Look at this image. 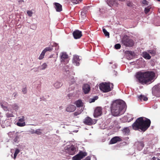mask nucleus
Segmentation results:
<instances>
[{
	"label": "nucleus",
	"instance_id": "b1692460",
	"mask_svg": "<svg viewBox=\"0 0 160 160\" xmlns=\"http://www.w3.org/2000/svg\"><path fill=\"white\" fill-rule=\"evenodd\" d=\"M122 131L125 134H127L130 132V130L128 127L125 128L122 130Z\"/></svg>",
	"mask_w": 160,
	"mask_h": 160
},
{
	"label": "nucleus",
	"instance_id": "f704fd0d",
	"mask_svg": "<svg viewBox=\"0 0 160 160\" xmlns=\"http://www.w3.org/2000/svg\"><path fill=\"white\" fill-rule=\"evenodd\" d=\"M41 130L40 129H37L35 132V133L37 134L38 135H40L41 134L42 132L41 131Z\"/></svg>",
	"mask_w": 160,
	"mask_h": 160
},
{
	"label": "nucleus",
	"instance_id": "c85d7f7f",
	"mask_svg": "<svg viewBox=\"0 0 160 160\" xmlns=\"http://www.w3.org/2000/svg\"><path fill=\"white\" fill-rule=\"evenodd\" d=\"M17 124L18 126H20V127H23L25 125V122H18L17 123Z\"/></svg>",
	"mask_w": 160,
	"mask_h": 160
},
{
	"label": "nucleus",
	"instance_id": "20e7f679",
	"mask_svg": "<svg viewBox=\"0 0 160 160\" xmlns=\"http://www.w3.org/2000/svg\"><path fill=\"white\" fill-rule=\"evenodd\" d=\"M100 89L104 92L111 91L113 88V85L110 82L102 83L99 84Z\"/></svg>",
	"mask_w": 160,
	"mask_h": 160
},
{
	"label": "nucleus",
	"instance_id": "8fccbe9b",
	"mask_svg": "<svg viewBox=\"0 0 160 160\" xmlns=\"http://www.w3.org/2000/svg\"><path fill=\"white\" fill-rule=\"evenodd\" d=\"M2 107L3 106V105H2Z\"/></svg>",
	"mask_w": 160,
	"mask_h": 160
},
{
	"label": "nucleus",
	"instance_id": "473e14b6",
	"mask_svg": "<svg viewBox=\"0 0 160 160\" xmlns=\"http://www.w3.org/2000/svg\"><path fill=\"white\" fill-rule=\"evenodd\" d=\"M121 47V45L119 43L117 44H115L114 46V48L116 49H120Z\"/></svg>",
	"mask_w": 160,
	"mask_h": 160
},
{
	"label": "nucleus",
	"instance_id": "ea45409f",
	"mask_svg": "<svg viewBox=\"0 0 160 160\" xmlns=\"http://www.w3.org/2000/svg\"><path fill=\"white\" fill-rule=\"evenodd\" d=\"M24 117H22L21 118H20L19 119L18 122H24Z\"/></svg>",
	"mask_w": 160,
	"mask_h": 160
},
{
	"label": "nucleus",
	"instance_id": "393cba45",
	"mask_svg": "<svg viewBox=\"0 0 160 160\" xmlns=\"http://www.w3.org/2000/svg\"><path fill=\"white\" fill-rule=\"evenodd\" d=\"M62 85V84L61 83L59 82H57L55 83L54 84V87L56 88H59Z\"/></svg>",
	"mask_w": 160,
	"mask_h": 160
},
{
	"label": "nucleus",
	"instance_id": "c756f323",
	"mask_svg": "<svg viewBox=\"0 0 160 160\" xmlns=\"http://www.w3.org/2000/svg\"><path fill=\"white\" fill-rule=\"evenodd\" d=\"M151 8L150 7L146 8L144 10L145 13L147 14L150 11Z\"/></svg>",
	"mask_w": 160,
	"mask_h": 160
},
{
	"label": "nucleus",
	"instance_id": "cd10ccee",
	"mask_svg": "<svg viewBox=\"0 0 160 160\" xmlns=\"http://www.w3.org/2000/svg\"><path fill=\"white\" fill-rule=\"evenodd\" d=\"M45 54V53L44 52L42 51V52L41 53V54L39 56V57L38 59L39 60H41V59H42L44 58Z\"/></svg>",
	"mask_w": 160,
	"mask_h": 160
},
{
	"label": "nucleus",
	"instance_id": "4be33fe9",
	"mask_svg": "<svg viewBox=\"0 0 160 160\" xmlns=\"http://www.w3.org/2000/svg\"><path fill=\"white\" fill-rule=\"evenodd\" d=\"M48 65L46 63H43L41 66L38 67V68L40 70H43L45 69L47 67Z\"/></svg>",
	"mask_w": 160,
	"mask_h": 160
},
{
	"label": "nucleus",
	"instance_id": "aec40b11",
	"mask_svg": "<svg viewBox=\"0 0 160 160\" xmlns=\"http://www.w3.org/2000/svg\"><path fill=\"white\" fill-rule=\"evenodd\" d=\"M108 4L110 7H111L114 5L117 4V2L116 0H110L108 2Z\"/></svg>",
	"mask_w": 160,
	"mask_h": 160
},
{
	"label": "nucleus",
	"instance_id": "de8ad7c7",
	"mask_svg": "<svg viewBox=\"0 0 160 160\" xmlns=\"http://www.w3.org/2000/svg\"><path fill=\"white\" fill-rule=\"evenodd\" d=\"M157 0L158 1L160 2V0Z\"/></svg>",
	"mask_w": 160,
	"mask_h": 160
},
{
	"label": "nucleus",
	"instance_id": "0eeeda50",
	"mask_svg": "<svg viewBox=\"0 0 160 160\" xmlns=\"http://www.w3.org/2000/svg\"><path fill=\"white\" fill-rule=\"evenodd\" d=\"M65 152L70 155H73L75 154L76 148L73 145H71L69 147L65 148Z\"/></svg>",
	"mask_w": 160,
	"mask_h": 160
},
{
	"label": "nucleus",
	"instance_id": "e433bc0d",
	"mask_svg": "<svg viewBox=\"0 0 160 160\" xmlns=\"http://www.w3.org/2000/svg\"><path fill=\"white\" fill-rule=\"evenodd\" d=\"M53 46L56 47L55 49H58L59 48V46L58 44L56 43H54Z\"/></svg>",
	"mask_w": 160,
	"mask_h": 160
},
{
	"label": "nucleus",
	"instance_id": "2eb2a0df",
	"mask_svg": "<svg viewBox=\"0 0 160 160\" xmlns=\"http://www.w3.org/2000/svg\"><path fill=\"white\" fill-rule=\"evenodd\" d=\"M80 59L79 56H74L73 58L72 62L76 66H78L79 65Z\"/></svg>",
	"mask_w": 160,
	"mask_h": 160
},
{
	"label": "nucleus",
	"instance_id": "49530a36",
	"mask_svg": "<svg viewBox=\"0 0 160 160\" xmlns=\"http://www.w3.org/2000/svg\"><path fill=\"white\" fill-rule=\"evenodd\" d=\"M119 0L120 1H121L122 2V1H124L125 0Z\"/></svg>",
	"mask_w": 160,
	"mask_h": 160
},
{
	"label": "nucleus",
	"instance_id": "a878e982",
	"mask_svg": "<svg viewBox=\"0 0 160 160\" xmlns=\"http://www.w3.org/2000/svg\"><path fill=\"white\" fill-rule=\"evenodd\" d=\"M53 50V48L51 47H46L43 51L45 53L47 51L50 52Z\"/></svg>",
	"mask_w": 160,
	"mask_h": 160
},
{
	"label": "nucleus",
	"instance_id": "37998d69",
	"mask_svg": "<svg viewBox=\"0 0 160 160\" xmlns=\"http://www.w3.org/2000/svg\"><path fill=\"white\" fill-rule=\"evenodd\" d=\"M18 138V137L17 136H16L15 138L14 139V141L15 142H16L17 141Z\"/></svg>",
	"mask_w": 160,
	"mask_h": 160
},
{
	"label": "nucleus",
	"instance_id": "72a5a7b5",
	"mask_svg": "<svg viewBox=\"0 0 160 160\" xmlns=\"http://www.w3.org/2000/svg\"><path fill=\"white\" fill-rule=\"evenodd\" d=\"M98 97L97 96H96L94 97L92 99H90V102H95V101L98 99Z\"/></svg>",
	"mask_w": 160,
	"mask_h": 160
},
{
	"label": "nucleus",
	"instance_id": "39448f33",
	"mask_svg": "<svg viewBox=\"0 0 160 160\" xmlns=\"http://www.w3.org/2000/svg\"><path fill=\"white\" fill-rule=\"evenodd\" d=\"M121 43L126 47H131L133 46L134 42L127 35H124L121 40Z\"/></svg>",
	"mask_w": 160,
	"mask_h": 160
},
{
	"label": "nucleus",
	"instance_id": "7c9ffc66",
	"mask_svg": "<svg viewBox=\"0 0 160 160\" xmlns=\"http://www.w3.org/2000/svg\"><path fill=\"white\" fill-rule=\"evenodd\" d=\"M19 150L18 149H16L14 154V158L15 159L17 154L19 153Z\"/></svg>",
	"mask_w": 160,
	"mask_h": 160
},
{
	"label": "nucleus",
	"instance_id": "2f4dec72",
	"mask_svg": "<svg viewBox=\"0 0 160 160\" xmlns=\"http://www.w3.org/2000/svg\"><path fill=\"white\" fill-rule=\"evenodd\" d=\"M71 2L74 4H77L79 3V2L82 0H70Z\"/></svg>",
	"mask_w": 160,
	"mask_h": 160
},
{
	"label": "nucleus",
	"instance_id": "f03ea898",
	"mask_svg": "<svg viewBox=\"0 0 160 160\" xmlns=\"http://www.w3.org/2000/svg\"><path fill=\"white\" fill-rule=\"evenodd\" d=\"M126 107V104L124 101L120 100L114 101L111 107L112 114L113 116H118L123 114Z\"/></svg>",
	"mask_w": 160,
	"mask_h": 160
},
{
	"label": "nucleus",
	"instance_id": "6e6552de",
	"mask_svg": "<svg viewBox=\"0 0 160 160\" xmlns=\"http://www.w3.org/2000/svg\"><path fill=\"white\" fill-rule=\"evenodd\" d=\"M83 122L86 125L90 126L96 123V121L94 119L92 120L89 117H87L84 119Z\"/></svg>",
	"mask_w": 160,
	"mask_h": 160
},
{
	"label": "nucleus",
	"instance_id": "dca6fc26",
	"mask_svg": "<svg viewBox=\"0 0 160 160\" xmlns=\"http://www.w3.org/2000/svg\"><path fill=\"white\" fill-rule=\"evenodd\" d=\"M76 107L74 105H68L66 108V111L68 112H71L74 111L76 109Z\"/></svg>",
	"mask_w": 160,
	"mask_h": 160
},
{
	"label": "nucleus",
	"instance_id": "5701e85b",
	"mask_svg": "<svg viewBox=\"0 0 160 160\" xmlns=\"http://www.w3.org/2000/svg\"><path fill=\"white\" fill-rule=\"evenodd\" d=\"M138 98L141 101H142V100L144 101H147L148 99V98L142 95H140L138 97Z\"/></svg>",
	"mask_w": 160,
	"mask_h": 160
},
{
	"label": "nucleus",
	"instance_id": "a211bd4d",
	"mask_svg": "<svg viewBox=\"0 0 160 160\" xmlns=\"http://www.w3.org/2000/svg\"><path fill=\"white\" fill-rule=\"evenodd\" d=\"M149 53L148 52H143L142 53V56L145 59L149 60L151 58V57Z\"/></svg>",
	"mask_w": 160,
	"mask_h": 160
},
{
	"label": "nucleus",
	"instance_id": "a19ab883",
	"mask_svg": "<svg viewBox=\"0 0 160 160\" xmlns=\"http://www.w3.org/2000/svg\"><path fill=\"white\" fill-rule=\"evenodd\" d=\"M91 158L89 156H88L83 160H90Z\"/></svg>",
	"mask_w": 160,
	"mask_h": 160
},
{
	"label": "nucleus",
	"instance_id": "412c9836",
	"mask_svg": "<svg viewBox=\"0 0 160 160\" xmlns=\"http://www.w3.org/2000/svg\"><path fill=\"white\" fill-rule=\"evenodd\" d=\"M148 53H150L152 56H154L156 54V49L149 50H148Z\"/></svg>",
	"mask_w": 160,
	"mask_h": 160
},
{
	"label": "nucleus",
	"instance_id": "423d86ee",
	"mask_svg": "<svg viewBox=\"0 0 160 160\" xmlns=\"http://www.w3.org/2000/svg\"><path fill=\"white\" fill-rule=\"evenodd\" d=\"M87 155V152H83L82 151H80L79 153L72 158V160H81L84 157L86 156Z\"/></svg>",
	"mask_w": 160,
	"mask_h": 160
},
{
	"label": "nucleus",
	"instance_id": "1a4fd4ad",
	"mask_svg": "<svg viewBox=\"0 0 160 160\" xmlns=\"http://www.w3.org/2000/svg\"><path fill=\"white\" fill-rule=\"evenodd\" d=\"M102 109L101 107H97L94 110L93 114L95 118H97L102 114Z\"/></svg>",
	"mask_w": 160,
	"mask_h": 160
},
{
	"label": "nucleus",
	"instance_id": "9b49d317",
	"mask_svg": "<svg viewBox=\"0 0 160 160\" xmlns=\"http://www.w3.org/2000/svg\"><path fill=\"white\" fill-rule=\"evenodd\" d=\"M61 62H65L66 63L68 62V55L65 52L61 53L60 55Z\"/></svg>",
	"mask_w": 160,
	"mask_h": 160
},
{
	"label": "nucleus",
	"instance_id": "4468645a",
	"mask_svg": "<svg viewBox=\"0 0 160 160\" xmlns=\"http://www.w3.org/2000/svg\"><path fill=\"white\" fill-rule=\"evenodd\" d=\"M54 7L56 11L58 12H60L62 10V6L60 3L55 2L53 3Z\"/></svg>",
	"mask_w": 160,
	"mask_h": 160
},
{
	"label": "nucleus",
	"instance_id": "6ab92c4d",
	"mask_svg": "<svg viewBox=\"0 0 160 160\" xmlns=\"http://www.w3.org/2000/svg\"><path fill=\"white\" fill-rule=\"evenodd\" d=\"M75 104L78 107H82L83 106V103L81 100H78L75 102Z\"/></svg>",
	"mask_w": 160,
	"mask_h": 160
},
{
	"label": "nucleus",
	"instance_id": "bb28decb",
	"mask_svg": "<svg viewBox=\"0 0 160 160\" xmlns=\"http://www.w3.org/2000/svg\"><path fill=\"white\" fill-rule=\"evenodd\" d=\"M103 32L106 36L108 37V38L109 37V33L107 32L105 28H103Z\"/></svg>",
	"mask_w": 160,
	"mask_h": 160
},
{
	"label": "nucleus",
	"instance_id": "09e8293b",
	"mask_svg": "<svg viewBox=\"0 0 160 160\" xmlns=\"http://www.w3.org/2000/svg\"><path fill=\"white\" fill-rule=\"evenodd\" d=\"M158 160H160V159H158Z\"/></svg>",
	"mask_w": 160,
	"mask_h": 160
},
{
	"label": "nucleus",
	"instance_id": "79ce46f5",
	"mask_svg": "<svg viewBox=\"0 0 160 160\" xmlns=\"http://www.w3.org/2000/svg\"><path fill=\"white\" fill-rule=\"evenodd\" d=\"M22 92H23V93L25 94L27 92H26V89L25 88L23 89Z\"/></svg>",
	"mask_w": 160,
	"mask_h": 160
},
{
	"label": "nucleus",
	"instance_id": "4c0bfd02",
	"mask_svg": "<svg viewBox=\"0 0 160 160\" xmlns=\"http://www.w3.org/2000/svg\"><path fill=\"white\" fill-rule=\"evenodd\" d=\"M127 5L129 7H132L133 6V4L131 2H128L127 3Z\"/></svg>",
	"mask_w": 160,
	"mask_h": 160
},
{
	"label": "nucleus",
	"instance_id": "a18cd8bd",
	"mask_svg": "<svg viewBox=\"0 0 160 160\" xmlns=\"http://www.w3.org/2000/svg\"><path fill=\"white\" fill-rule=\"evenodd\" d=\"M152 159H153V160H155L156 158H155V157H153L152 158Z\"/></svg>",
	"mask_w": 160,
	"mask_h": 160
},
{
	"label": "nucleus",
	"instance_id": "58836bf2",
	"mask_svg": "<svg viewBox=\"0 0 160 160\" xmlns=\"http://www.w3.org/2000/svg\"><path fill=\"white\" fill-rule=\"evenodd\" d=\"M81 113L80 111L75 112L73 113V115L74 116H77L78 115L80 114Z\"/></svg>",
	"mask_w": 160,
	"mask_h": 160
},
{
	"label": "nucleus",
	"instance_id": "f8f14e48",
	"mask_svg": "<svg viewBox=\"0 0 160 160\" xmlns=\"http://www.w3.org/2000/svg\"><path fill=\"white\" fill-rule=\"evenodd\" d=\"M82 88L83 92L85 94L88 93L90 90V86L88 84H84Z\"/></svg>",
	"mask_w": 160,
	"mask_h": 160
},
{
	"label": "nucleus",
	"instance_id": "c03bdc74",
	"mask_svg": "<svg viewBox=\"0 0 160 160\" xmlns=\"http://www.w3.org/2000/svg\"><path fill=\"white\" fill-rule=\"evenodd\" d=\"M13 95H14V96L15 97V96L17 95V93H13Z\"/></svg>",
	"mask_w": 160,
	"mask_h": 160
},
{
	"label": "nucleus",
	"instance_id": "f257e3e1",
	"mask_svg": "<svg viewBox=\"0 0 160 160\" xmlns=\"http://www.w3.org/2000/svg\"><path fill=\"white\" fill-rule=\"evenodd\" d=\"M155 73L153 71L138 72L136 78L139 83L142 84H149L152 82L155 78Z\"/></svg>",
	"mask_w": 160,
	"mask_h": 160
},
{
	"label": "nucleus",
	"instance_id": "c9c22d12",
	"mask_svg": "<svg viewBox=\"0 0 160 160\" xmlns=\"http://www.w3.org/2000/svg\"><path fill=\"white\" fill-rule=\"evenodd\" d=\"M27 13L28 15L29 16L31 17L32 16V12L31 11L28 10L27 11Z\"/></svg>",
	"mask_w": 160,
	"mask_h": 160
},
{
	"label": "nucleus",
	"instance_id": "ddd939ff",
	"mask_svg": "<svg viewBox=\"0 0 160 160\" xmlns=\"http://www.w3.org/2000/svg\"><path fill=\"white\" fill-rule=\"evenodd\" d=\"M122 141V139L119 137L116 136L112 138L110 142V144H113L117 143L118 142H120Z\"/></svg>",
	"mask_w": 160,
	"mask_h": 160
},
{
	"label": "nucleus",
	"instance_id": "9d476101",
	"mask_svg": "<svg viewBox=\"0 0 160 160\" xmlns=\"http://www.w3.org/2000/svg\"><path fill=\"white\" fill-rule=\"evenodd\" d=\"M72 34L74 38L75 39H79L82 36V32L78 30H75L73 32Z\"/></svg>",
	"mask_w": 160,
	"mask_h": 160
},
{
	"label": "nucleus",
	"instance_id": "7ed1b4c3",
	"mask_svg": "<svg viewBox=\"0 0 160 160\" xmlns=\"http://www.w3.org/2000/svg\"><path fill=\"white\" fill-rule=\"evenodd\" d=\"M150 120L147 118L141 117L138 118L132 124L133 128L135 130L140 129L142 131H145L150 126Z\"/></svg>",
	"mask_w": 160,
	"mask_h": 160
},
{
	"label": "nucleus",
	"instance_id": "f3484780",
	"mask_svg": "<svg viewBox=\"0 0 160 160\" xmlns=\"http://www.w3.org/2000/svg\"><path fill=\"white\" fill-rule=\"evenodd\" d=\"M143 141L138 142H136V144L137 146L138 149L139 150H141L144 147V145Z\"/></svg>",
	"mask_w": 160,
	"mask_h": 160
}]
</instances>
